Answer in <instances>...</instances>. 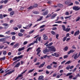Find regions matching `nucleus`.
<instances>
[{"label": "nucleus", "mask_w": 80, "mask_h": 80, "mask_svg": "<svg viewBox=\"0 0 80 80\" xmlns=\"http://www.w3.org/2000/svg\"><path fill=\"white\" fill-rule=\"evenodd\" d=\"M27 71V69H26L24 71L22 72L21 74L18 75V77H17L15 79V80H18V78L20 77H21V78L20 79V80H21V79H22L23 78V74L25 73V72H26Z\"/></svg>", "instance_id": "nucleus-1"}, {"label": "nucleus", "mask_w": 80, "mask_h": 80, "mask_svg": "<svg viewBox=\"0 0 80 80\" xmlns=\"http://www.w3.org/2000/svg\"><path fill=\"white\" fill-rule=\"evenodd\" d=\"M65 3L66 5H68V6H72V5H73V3L71 2V0H70L66 1L65 2Z\"/></svg>", "instance_id": "nucleus-2"}, {"label": "nucleus", "mask_w": 80, "mask_h": 80, "mask_svg": "<svg viewBox=\"0 0 80 80\" xmlns=\"http://www.w3.org/2000/svg\"><path fill=\"white\" fill-rule=\"evenodd\" d=\"M48 48L51 49V50L52 52H55L56 51V49H55V48L53 47H48Z\"/></svg>", "instance_id": "nucleus-3"}, {"label": "nucleus", "mask_w": 80, "mask_h": 80, "mask_svg": "<svg viewBox=\"0 0 80 80\" xmlns=\"http://www.w3.org/2000/svg\"><path fill=\"white\" fill-rule=\"evenodd\" d=\"M15 72V70H13L12 71H10L6 73V74L3 75V77H5L6 76H7V75H10V74L12 73H13V72Z\"/></svg>", "instance_id": "nucleus-4"}, {"label": "nucleus", "mask_w": 80, "mask_h": 80, "mask_svg": "<svg viewBox=\"0 0 80 80\" xmlns=\"http://www.w3.org/2000/svg\"><path fill=\"white\" fill-rule=\"evenodd\" d=\"M2 25H3V26H5V27H4V28H5L4 29H6V28H8V27H9V25L7 23H4L2 24Z\"/></svg>", "instance_id": "nucleus-5"}, {"label": "nucleus", "mask_w": 80, "mask_h": 80, "mask_svg": "<svg viewBox=\"0 0 80 80\" xmlns=\"http://www.w3.org/2000/svg\"><path fill=\"white\" fill-rule=\"evenodd\" d=\"M73 10H76L77 11L78 10H79L80 9V8L77 7V6H74L72 8Z\"/></svg>", "instance_id": "nucleus-6"}, {"label": "nucleus", "mask_w": 80, "mask_h": 80, "mask_svg": "<svg viewBox=\"0 0 80 80\" xmlns=\"http://www.w3.org/2000/svg\"><path fill=\"white\" fill-rule=\"evenodd\" d=\"M40 48H38L36 50V52H37V55H38L39 53H40L41 50H40Z\"/></svg>", "instance_id": "nucleus-7"}, {"label": "nucleus", "mask_w": 80, "mask_h": 80, "mask_svg": "<svg viewBox=\"0 0 80 80\" xmlns=\"http://www.w3.org/2000/svg\"><path fill=\"white\" fill-rule=\"evenodd\" d=\"M80 33V31L79 30H78V31L76 32L74 34V36H77V35H79V34Z\"/></svg>", "instance_id": "nucleus-8"}, {"label": "nucleus", "mask_w": 80, "mask_h": 80, "mask_svg": "<svg viewBox=\"0 0 80 80\" xmlns=\"http://www.w3.org/2000/svg\"><path fill=\"white\" fill-rule=\"evenodd\" d=\"M48 13V10L45 11L44 12H43L42 13L43 15H47V14Z\"/></svg>", "instance_id": "nucleus-9"}, {"label": "nucleus", "mask_w": 80, "mask_h": 80, "mask_svg": "<svg viewBox=\"0 0 80 80\" xmlns=\"http://www.w3.org/2000/svg\"><path fill=\"white\" fill-rule=\"evenodd\" d=\"M20 63L18 62L15 66H14V68H18L20 67Z\"/></svg>", "instance_id": "nucleus-10"}, {"label": "nucleus", "mask_w": 80, "mask_h": 80, "mask_svg": "<svg viewBox=\"0 0 80 80\" xmlns=\"http://www.w3.org/2000/svg\"><path fill=\"white\" fill-rule=\"evenodd\" d=\"M45 64V62H43L42 64H41L40 66H39V68H42L43 66H44V65Z\"/></svg>", "instance_id": "nucleus-11"}, {"label": "nucleus", "mask_w": 80, "mask_h": 80, "mask_svg": "<svg viewBox=\"0 0 80 80\" xmlns=\"http://www.w3.org/2000/svg\"><path fill=\"white\" fill-rule=\"evenodd\" d=\"M57 15V13H54L52 15V16L51 17V19H54V18H55V17H56Z\"/></svg>", "instance_id": "nucleus-12"}, {"label": "nucleus", "mask_w": 80, "mask_h": 80, "mask_svg": "<svg viewBox=\"0 0 80 80\" xmlns=\"http://www.w3.org/2000/svg\"><path fill=\"white\" fill-rule=\"evenodd\" d=\"M25 50V47H22L21 48H19L18 49V52H20V51H22Z\"/></svg>", "instance_id": "nucleus-13"}, {"label": "nucleus", "mask_w": 80, "mask_h": 80, "mask_svg": "<svg viewBox=\"0 0 80 80\" xmlns=\"http://www.w3.org/2000/svg\"><path fill=\"white\" fill-rule=\"evenodd\" d=\"M6 59V57L5 56L4 57L0 58V61H4V60H5Z\"/></svg>", "instance_id": "nucleus-14"}, {"label": "nucleus", "mask_w": 80, "mask_h": 80, "mask_svg": "<svg viewBox=\"0 0 80 80\" xmlns=\"http://www.w3.org/2000/svg\"><path fill=\"white\" fill-rule=\"evenodd\" d=\"M78 53H76L74 56V59L75 60H76L77 58H78Z\"/></svg>", "instance_id": "nucleus-15"}, {"label": "nucleus", "mask_w": 80, "mask_h": 80, "mask_svg": "<svg viewBox=\"0 0 80 80\" xmlns=\"http://www.w3.org/2000/svg\"><path fill=\"white\" fill-rule=\"evenodd\" d=\"M43 37L44 38V40H47V38H48V37H47V36H46V35H43Z\"/></svg>", "instance_id": "nucleus-16"}, {"label": "nucleus", "mask_w": 80, "mask_h": 80, "mask_svg": "<svg viewBox=\"0 0 80 80\" xmlns=\"http://www.w3.org/2000/svg\"><path fill=\"white\" fill-rule=\"evenodd\" d=\"M33 48V47H29L28 48L27 50V52H29V50H32V49Z\"/></svg>", "instance_id": "nucleus-17"}, {"label": "nucleus", "mask_w": 80, "mask_h": 80, "mask_svg": "<svg viewBox=\"0 0 80 80\" xmlns=\"http://www.w3.org/2000/svg\"><path fill=\"white\" fill-rule=\"evenodd\" d=\"M58 6L59 8H61L63 7V4H58Z\"/></svg>", "instance_id": "nucleus-18"}, {"label": "nucleus", "mask_w": 80, "mask_h": 80, "mask_svg": "<svg viewBox=\"0 0 80 80\" xmlns=\"http://www.w3.org/2000/svg\"><path fill=\"white\" fill-rule=\"evenodd\" d=\"M7 51H2V54L4 55H7Z\"/></svg>", "instance_id": "nucleus-19"}, {"label": "nucleus", "mask_w": 80, "mask_h": 80, "mask_svg": "<svg viewBox=\"0 0 80 80\" xmlns=\"http://www.w3.org/2000/svg\"><path fill=\"white\" fill-rule=\"evenodd\" d=\"M14 14H15V12L14 11H12L10 13V15L12 16Z\"/></svg>", "instance_id": "nucleus-20"}, {"label": "nucleus", "mask_w": 80, "mask_h": 80, "mask_svg": "<svg viewBox=\"0 0 80 80\" xmlns=\"http://www.w3.org/2000/svg\"><path fill=\"white\" fill-rule=\"evenodd\" d=\"M54 55H55V56L56 57H59V54L57 53L56 52H55L54 53Z\"/></svg>", "instance_id": "nucleus-21"}, {"label": "nucleus", "mask_w": 80, "mask_h": 80, "mask_svg": "<svg viewBox=\"0 0 80 80\" xmlns=\"http://www.w3.org/2000/svg\"><path fill=\"white\" fill-rule=\"evenodd\" d=\"M46 68L48 69H51V68H52V66H50V65H49L47 66Z\"/></svg>", "instance_id": "nucleus-22"}, {"label": "nucleus", "mask_w": 80, "mask_h": 80, "mask_svg": "<svg viewBox=\"0 0 80 80\" xmlns=\"http://www.w3.org/2000/svg\"><path fill=\"white\" fill-rule=\"evenodd\" d=\"M44 77L43 76H39L38 78V80H42V79Z\"/></svg>", "instance_id": "nucleus-23"}, {"label": "nucleus", "mask_w": 80, "mask_h": 80, "mask_svg": "<svg viewBox=\"0 0 80 80\" xmlns=\"http://www.w3.org/2000/svg\"><path fill=\"white\" fill-rule=\"evenodd\" d=\"M34 44V42H32V43H31L29 44V45H28V46H27V48H28V47H30V46H31V45H32Z\"/></svg>", "instance_id": "nucleus-24"}, {"label": "nucleus", "mask_w": 80, "mask_h": 80, "mask_svg": "<svg viewBox=\"0 0 80 80\" xmlns=\"http://www.w3.org/2000/svg\"><path fill=\"white\" fill-rule=\"evenodd\" d=\"M32 8H33V6H31L28 8L27 9L28 10H31V9H32Z\"/></svg>", "instance_id": "nucleus-25"}, {"label": "nucleus", "mask_w": 80, "mask_h": 80, "mask_svg": "<svg viewBox=\"0 0 80 80\" xmlns=\"http://www.w3.org/2000/svg\"><path fill=\"white\" fill-rule=\"evenodd\" d=\"M17 59H18V57L17 56H16L12 59V60L13 61H15V60H17Z\"/></svg>", "instance_id": "nucleus-26"}, {"label": "nucleus", "mask_w": 80, "mask_h": 80, "mask_svg": "<svg viewBox=\"0 0 80 80\" xmlns=\"http://www.w3.org/2000/svg\"><path fill=\"white\" fill-rule=\"evenodd\" d=\"M62 27L63 28V30L64 31H65V30H66V28H65V25H63L62 26Z\"/></svg>", "instance_id": "nucleus-27"}, {"label": "nucleus", "mask_w": 80, "mask_h": 80, "mask_svg": "<svg viewBox=\"0 0 80 80\" xmlns=\"http://www.w3.org/2000/svg\"><path fill=\"white\" fill-rule=\"evenodd\" d=\"M70 28H66V30H65V31H66V32H69V31L70 30Z\"/></svg>", "instance_id": "nucleus-28"}, {"label": "nucleus", "mask_w": 80, "mask_h": 80, "mask_svg": "<svg viewBox=\"0 0 80 80\" xmlns=\"http://www.w3.org/2000/svg\"><path fill=\"white\" fill-rule=\"evenodd\" d=\"M23 57V55H21L19 56L18 57V58L19 59V58H22Z\"/></svg>", "instance_id": "nucleus-29"}, {"label": "nucleus", "mask_w": 80, "mask_h": 80, "mask_svg": "<svg viewBox=\"0 0 80 80\" xmlns=\"http://www.w3.org/2000/svg\"><path fill=\"white\" fill-rule=\"evenodd\" d=\"M71 63H72V62L70 61H69L65 63V65H66V64H67L68 65V64H70Z\"/></svg>", "instance_id": "nucleus-30"}, {"label": "nucleus", "mask_w": 80, "mask_h": 80, "mask_svg": "<svg viewBox=\"0 0 80 80\" xmlns=\"http://www.w3.org/2000/svg\"><path fill=\"white\" fill-rule=\"evenodd\" d=\"M52 17V14H48L46 17V18H48L49 17Z\"/></svg>", "instance_id": "nucleus-31"}, {"label": "nucleus", "mask_w": 80, "mask_h": 80, "mask_svg": "<svg viewBox=\"0 0 80 80\" xmlns=\"http://www.w3.org/2000/svg\"><path fill=\"white\" fill-rule=\"evenodd\" d=\"M42 19H43V16H41L40 18L39 19H38L37 21H40L41 20H42Z\"/></svg>", "instance_id": "nucleus-32"}, {"label": "nucleus", "mask_w": 80, "mask_h": 80, "mask_svg": "<svg viewBox=\"0 0 80 80\" xmlns=\"http://www.w3.org/2000/svg\"><path fill=\"white\" fill-rule=\"evenodd\" d=\"M19 44L18 43H17L15 45H14L13 47V48H16L18 46Z\"/></svg>", "instance_id": "nucleus-33"}, {"label": "nucleus", "mask_w": 80, "mask_h": 80, "mask_svg": "<svg viewBox=\"0 0 80 80\" xmlns=\"http://www.w3.org/2000/svg\"><path fill=\"white\" fill-rule=\"evenodd\" d=\"M5 41V38H1L0 39V42H4Z\"/></svg>", "instance_id": "nucleus-34"}, {"label": "nucleus", "mask_w": 80, "mask_h": 80, "mask_svg": "<svg viewBox=\"0 0 80 80\" xmlns=\"http://www.w3.org/2000/svg\"><path fill=\"white\" fill-rule=\"evenodd\" d=\"M22 25L21 24H19V25H17V27L18 28H22Z\"/></svg>", "instance_id": "nucleus-35"}, {"label": "nucleus", "mask_w": 80, "mask_h": 80, "mask_svg": "<svg viewBox=\"0 0 80 80\" xmlns=\"http://www.w3.org/2000/svg\"><path fill=\"white\" fill-rule=\"evenodd\" d=\"M33 13L36 14H39V12L37 11H35L33 12Z\"/></svg>", "instance_id": "nucleus-36"}, {"label": "nucleus", "mask_w": 80, "mask_h": 80, "mask_svg": "<svg viewBox=\"0 0 80 80\" xmlns=\"http://www.w3.org/2000/svg\"><path fill=\"white\" fill-rule=\"evenodd\" d=\"M49 52V50L47 49H45L43 51V53H45V52Z\"/></svg>", "instance_id": "nucleus-37"}, {"label": "nucleus", "mask_w": 80, "mask_h": 80, "mask_svg": "<svg viewBox=\"0 0 80 80\" xmlns=\"http://www.w3.org/2000/svg\"><path fill=\"white\" fill-rule=\"evenodd\" d=\"M80 20V17L79 16L77 18L76 20V22H78V21H79Z\"/></svg>", "instance_id": "nucleus-38"}, {"label": "nucleus", "mask_w": 80, "mask_h": 80, "mask_svg": "<svg viewBox=\"0 0 80 80\" xmlns=\"http://www.w3.org/2000/svg\"><path fill=\"white\" fill-rule=\"evenodd\" d=\"M68 49V47L67 46L64 49L65 51H67Z\"/></svg>", "instance_id": "nucleus-39"}, {"label": "nucleus", "mask_w": 80, "mask_h": 80, "mask_svg": "<svg viewBox=\"0 0 80 80\" xmlns=\"http://www.w3.org/2000/svg\"><path fill=\"white\" fill-rule=\"evenodd\" d=\"M51 33L53 35H55V32L54 31H52L51 32Z\"/></svg>", "instance_id": "nucleus-40"}, {"label": "nucleus", "mask_w": 80, "mask_h": 80, "mask_svg": "<svg viewBox=\"0 0 80 80\" xmlns=\"http://www.w3.org/2000/svg\"><path fill=\"white\" fill-rule=\"evenodd\" d=\"M72 74V73L70 72V73H68L66 75L67 77H68V76H70Z\"/></svg>", "instance_id": "nucleus-41"}, {"label": "nucleus", "mask_w": 80, "mask_h": 80, "mask_svg": "<svg viewBox=\"0 0 80 80\" xmlns=\"http://www.w3.org/2000/svg\"><path fill=\"white\" fill-rule=\"evenodd\" d=\"M18 36L19 37H22L23 36V34L21 33H18Z\"/></svg>", "instance_id": "nucleus-42"}, {"label": "nucleus", "mask_w": 80, "mask_h": 80, "mask_svg": "<svg viewBox=\"0 0 80 80\" xmlns=\"http://www.w3.org/2000/svg\"><path fill=\"white\" fill-rule=\"evenodd\" d=\"M67 37H64L62 39V41H63V42H65V41L66 40V39H67Z\"/></svg>", "instance_id": "nucleus-43"}, {"label": "nucleus", "mask_w": 80, "mask_h": 80, "mask_svg": "<svg viewBox=\"0 0 80 80\" xmlns=\"http://www.w3.org/2000/svg\"><path fill=\"white\" fill-rule=\"evenodd\" d=\"M34 70V69H32L29 70V71L28 72V73H30V72H33V70Z\"/></svg>", "instance_id": "nucleus-44"}, {"label": "nucleus", "mask_w": 80, "mask_h": 80, "mask_svg": "<svg viewBox=\"0 0 80 80\" xmlns=\"http://www.w3.org/2000/svg\"><path fill=\"white\" fill-rule=\"evenodd\" d=\"M70 65H68L66 68V69H67L68 70L69 69H70Z\"/></svg>", "instance_id": "nucleus-45"}, {"label": "nucleus", "mask_w": 80, "mask_h": 80, "mask_svg": "<svg viewBox=\"0 0 80 80\" xmlns=\"http://www.w3.org/2000/svg\"><path fill=\"white\" fill-rule=\"evenodd\" d=\"M48 57H50V56H47V55H45L43 56V57L44 58H47V57L48 58Z\"/></svg>", "instance_id": "nucleus-46"}, {"label": "nucleus", "mask_w": 80, "mask_h": 80, "mask_svg": "<svg viewBox=\"0 0 80 80\" xmlns=\"http://www.w3.org/2000/svg\"><path fill=\"white\" fill-rule=\"evenodd\" d=\"M25 31V30L21 29L20 32L21 33H23V32H24Z\"/></svg>", "instance_id": "nucleus-47"}, {"label": "nucleus", "mask_w": 80, "mask_h": 80, "mask_svg": "<svg viewBox=\"0 0 80 80\" xmlns=\"http://www.w3.org/2000/svg\"><path fill=\"white\" fill-rule=\"evenodd\" d=\"M72 17V16H66L65 17H64V18H65V19H67V18H70V17Z\"/></svg>", "instance_id": "nucleus-48"}, {"label": "nucleus", "mask_w": 80, "mask_h": 80, "mask_svg": "<svg viewBox=\"0 0 80 80\" xmlns=\"http://www.w3.org/2000/svg\"><path fill=\"white\" fill-rule=\"evenodd\" d=\"M10 34L11 35H15V34H16V33L14 32H12Z\"/></svg>", "instance_id": "nucleus-49"}, {"label": "nucleus", "mask_w": 80, "mask_h": 80, "mask_svg": "<svg viewBox=\"0 0 80 80\" xmlns=\"http://www.w3.org/2000/svg\"><path fill=\"white\" fill-rule=\"evenodd\" d=\"M12 40H15V36H13L12 37Z\"/></svg>", "instance_id": "nucleus-50"}, {"label": "nucleus", "mask_w": 80, "mask_h": 80, "mask_svg": "<svg viewBox=\"0 0 80 80\" xmlns=\"http://www.w3.org/2000/svg\"><path fill=\"white\" fill-rule=\"evenodd\" d=\"M68 55H65L63 57V58H68Z\"/></svg>", "instance_id": "nucleus-51"}, {"label": "nucleus", "mask_w": 80, "mask_h": 80, "mask_svg": "<svg viewBox=\"0 0 80 80\" xmlns=\"http://www.w3.org/2000/svg\"><path fill=\"white\" fill-rule=\"evenodd\" d=\"M0 19H3V15L2 14H0Z\"/></svg>", "instance_id": "nucleus-52"}, {"label": "nucleus", "mask_w": 80, "mask_h": 80, "mask_svg": "<svg viewBox=\"0 0 80 80\" xmlns=\"http://www.w3.org/2000/svg\"><path fill=\"white\" fill-rule=\"evenodd\" d=\"M8 1L7 0H5L4 1V3H5V4H6V3H8Z\"/></svg>", "instance_id": "nucleus-53"}, {"label": "nucleus", "mask_w": 80, "mask_h": 80, "mask_svg": "<svg viewBox=\"0 0 80 80\" xmlns=\"http://www.w3.org/2000/svg\"><path fill=\"white\" fill-rule=\"evenodd\" d=\"M57 76V73H54L53 74L52 77H55Z\"/></svg>", "instance_id": "nucleus-54"}, {"label": "nucleus", "mask_w": 80, "mask_h": 80, "mask_svg": "<svg viewBox=\"0 0 80 80\" xmlns=\"http://www.w3.org/2000/svg\"><path fill=\"white\" fill-rule=\"evenodd\" d=\"M58 37H59V34H58L56 35V37L57 39H58Z\"/></svg>", "instance_id": "nucleus-55"}, {"label": "nucleus", "mask_w": 80, "mask_h": 80, "mask_svg": "<svg viewBox=\"0 0 80 80\" xmlns=\"http://www.w3.org/2000/svg\"><path fill=\"white\" fill-rule=\"evenodd\" d=\"M65 15H69V12H66L65 13Z\"/></svg>", "instance_id": "nucleus-56"}, {"label": "nucleus", "mask_w": 80, "mask_h": 80, "mask_svg": "<svg viewBox=\"0 0 80 80\" xmlns=\"http://www.w3.org/2000/svg\"><path fill=\"white\" fill-rule=\"evenodd\" d=\"M13 29L14 30H18V28L17 27H15Z\"/></svg>", "instance_id": "nucleus-57"}, {"label": "nucleus", "mask_w": 80, "mask_h": 80, "mask_svg": "<svg viewBox=\"0 0 80 80\" xmlns=\"http://www.w3.org/2000/svg\"><path fill=\"white\" fill-rule=\"evenodd\" d=\"M37 6H38V5L37 4H36L34 5L33 7L34 8H36L37 7Z\"/></svg>", "instance_id": "nucleus-58"}, {"label": "nucleus", "mask_w": 80, "mask_h": 80, "mask_svg": "<svg viewBox=\"0 0 80 80\" xmlns=\"http://www.w3.org/2000/svg\"><path fill=\"white\" fill-rule=\"evenodd\" d=\"M33 32H34V30H32L30 32H29V34H32Z\"/></svg>", "instance_id": "nucleus-59"}, {"label": "nucleus", "mask_w": 80, "mask_h": 80, "mask_svg": "<svg viewBox=\"0 0 80 80\" xmlns=\"http://www.w3.org/2000/svg\"><path fill=\"white\" fill-rule=\"evenodd\" d=\"M69 78H70V79H71V78H73V75L69 76Z\"/></svg>", "instance_id": "nucleus-60"}, {"label": "nucleus", "mask_w": 80, "mask_h": 80, "mask_svg": "<svg viewBox=\"0 0 80 80\" xmlns=\"http://www.w3.org/2000/svg\"><path fill=\"white\" fill-rule=\"evenodd\" d=\"M45 25H44L40 27V28H43V27H45Z\"/></svg>", "instance_id": "nucleus-61"}, {"label": "nucleus", "mask_w": 80, "mask_h": 80, "mask_svg": "<svg viewBox=\"0 0 80 80\" xmlns=\"http://www.w3.org/2000/svg\"><path fill=\"white\" fill-rule=\"evenodd\" d=\"M75 3L76 4V5H79V2H78V1H75Z\"/></svg>", "instance_id": "nucleus-62"}, {"label": "nucleus", "mask_w": 80, "mask_h": 80, "mask_svg": "<svg viewBox=\"0 0 80 80\" xmlns=\"http://www.w3.org/2000/svg\"><path fill=\"white\" fill-rule=\"evenodd\" d=\"M38 40L39 42H41L42 41L41 40V37H39L38 38Z\"/></svg>", "instance_id": "nucleus-63"}, {"label": "nucleus", "mask_w": 80, "mask_h": 80, "mask_svg": "<svg viewBox=\"0 0 80 80\" xmlns=\"http://www.w3.org/2000/svg\"><path fill=\"white\" fill-rule=\"evenodd\" d=\"M27 43H28V42L25 41L23 43V45H26V44H27Z\"/></svg>", "instance_id": "nucleus-64"}]
</instances>
